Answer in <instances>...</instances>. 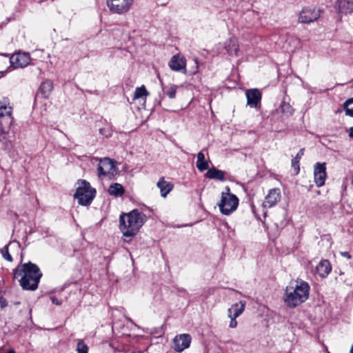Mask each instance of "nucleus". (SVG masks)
<instances>
[{"mask_svg":"<svg viewBox=\"0 0 353 353\" xmlns=\"http://www.w3.org/2000/svg\"><path fill=\"white\" fill-rule=\"evenodd\" d=\"M41 277L39 268L31 262L21 263L13 270V278L18 280L24 290H37Z\"/></svg>","mask_w":353,"mask_h":353,"instance_id":"f257e3e1","label":"nucleus"},{"mask_svg":"<svg viewBox=\"0 0 353 353\" xmlns=\"http://www.w3.org/2000/svg\"><path fill=\"white\" fill-rule=\"evenodd\" d=\"M310 291V287L306 281L297 279L285 288L283 302L288 307H298L308 299Z\"/></svg>","mask_w":353,"mask_h":353,"instance_id":"f03ea898","label":"nucleus"},{"mask_svg":"<svg viewBox=\"0 0 353 353\" xmlns=\"http://www.w3.org/2000/svg\"><path fill=\"white\" fill-rule=\"evenodd\" d=\"M145 221L146 216L138 210L128 213L123 212L119 216V229L125 238L130 239L139 232ZM124 240L129 241L126 239Z\"/></svg>","mask_w":353,"mask_h":353,"instance_id":"7ed1b4c3","label":"nucleus"},{"mask_svg":"<svg viewBox=\"0 0 353 353\" xmlns=\"http://www.w3.org/2000/svg\"><path fill=\"white\" fill-rule=\"evenodd\" d=\"M12 107L6 102H0V141L5 140L13 121Z\"/></svg>","mask_w":353,"mask_h":353,"instance_id":"20e7f679","label":"nucleus"},{"mask_svg":"<svg viewBox=\"0 0 353 353\" xmlns=\"http://www.w3.org/2000/svg\"><path fill=\"white\" fill-rule=\"evenodd\" d=\"M238 205V197L230 192L229 187H226L221 193V200L218 203L220 212L224 215H230L236 210Z\"/></svg>","mask_w":353,"mask_h":353,"instance_id":"39448f33","label":"nucleus"},{"mask_svg":"<svg viewBox=\"0 0 353 353\" xmlns=\"http://www.w3.org/2000/svg\"><path fill=\"white\" fill-rule=\"evenodd\" d=\"M95 193V189L92 188L88 182L85 180H81L79 182V186L77 189L74 196L78 199L79 204L87 205L90 204L94 197Z\"/></svg>","mask_w":353,"mask_h":353,"instance_id":"423d86ee","label":"nucleus"},{"mask_svg":"<svg viewBox=\"0 0 353 353\" xmlns=\"http://www.w3.org/2000/svg\"><path fill=\"white\" fill-rule=\"evenodd\" d=\"M98 176L99 178L112 176L117 171L114 161L110 158H104L99 160L98 165Z\"/></svg>","mask_w":353,"mask_h":353,"instance_id":"0eeeda50","label":"nucleus"},{"mask_svg":"<svg viewBox=\"0 0 353 353\" xmlns=\"http://www.w3.org/2000/svg\"><path fill=\"white\" fill-rule=\"evenodd\" d=\"M133 0H108L109 10L114 14H122L127 12L131 8Z\"/></svg>","mask_w":353,"mask_h":353,"instance_id":"6e6552de","label":"nucleus"},{"mask_svg":"<svg viewBox=\"0 0 353 353\" xmlns=\"http://www.w3.org/2000/svg\"><path fill=\"white\" fill-rule=\"evenodd\" d=\"M320 12L315 8L307 7L303 8L299 14L298 21L301 23H310L317 20Z\"/></svg>","mask_w":353,"mask_h":353,"instance_id":"1a4fd4ad","label":"nucleus"},{"mask_svg":"<svg viewBox=\"0 0 353 353\" xmlns=\"http://www.w3.org/2000/svg\"><path fill=\"white\" fill-rule=\"evenodd\" d=\"M10 63L14 68H23L30 63V57L28 53H16L10 57Z\"/></svg>","mask_w":353,"mask_h":353,"instance_id":"9d476101","label":"nucleus"},{"mask_svg":"<svg viewBox=\"0 0 353 353\" xmlns=\"http://www.w3.org/2000/svg\"><path fill=\"white\" fill-rule=\"evenodd\" d=\"M327 177L325 163H316L314 168V179L316 185L321 187Z\"/></svg>","mask_w":353,"mask_h":353,"instance_id":"9b49d317","label":"nucleus"},{"mask_svg":"<svg viewBox=\"0 0 353 353\" xmlns=\"http://www.w3.org/2000/svg\"><path fill=\"white\" fill-rule=\"evenodd\" d=\"M168 65L173 71L186 73V60L179 54L174 55L169 61Z\"/></svg>","mask_w":353,"mask_h":353,"instance_id":"f8f14e48","label":"nucleus"},{"mask_svg":"<svg viewBox=\"0 0 353 353\" xmlns=\"http://www.w3.org/2000/svg\"><path fill=\"white\" fill-rule=\"evenodd\" d=\"M281 199V191L279 188H273L269 190L268 194L262 203L263 208L274 207Z\"/></svg>","mask_w":353,"mask_h":353,"instance_id":"ddd939ff","label":"nucleus"},{"mask_svg":"<svg viewBox=\"0 0 353 353\" xmlns=\"http://www.w3.org/2000/svg\"><path fill=\"white\" fill-rule=\"evenodd\" d=\"M174 349L176 352H182L189 347L191 343V336L188 334L176 336L173 341Z\"/></svg>","mask_w":353,"mask_h":353,"instance_id":"4468645a","label":"nucleus"},{"mask_svg":"<svg viewBox=\"0 0 353 353\" xmlns=\"http://www.w3.org/2000/svg\"><path fill=\"white\" fill-rule=\"evenodd\" d=\"M247 105L250 108H257L261 100V93L256 89H250L245 93Z\"/></svg>","mask_w":353,"mask_h":353,"instance_id":"2eb2a0df","label":"nucleus"},{"mask_svg":"<svg viewBox=\"0 0 353 353\" xmlns=\"http://www.w3.org/2000/svg\"><path fill=\"white\" fill-rule=\"evenodd\" d=\"M336 8L341 14H350L353 12V0H337Z\"/></svg>","mask_w":353,"mask_h":353,"instance_id":"dca6fc26","label":"nucleus"},{"mask_svg":"<svg viewBox=\"0 0 353 353\" xmlns=\"http://www.w3.org/2000/svg\"><path fill=\"white\" fill-rule=\"evenodd\" d=\"M332 270L330 263L328 260H322L316 266V272L321 277L327 276Z\"/></svg>","mask_w":353,"mask_h":353,"instance_id":"f3484780","label":"nucleus"},{"mask_svg":"<svg viewBox=\"0 0 353 353\" xmlns=\"http://www.w3.org/2000/svg\"><path fill=\"white\" fill-rule=\"evenodd\" d=\"M161 192V195L165 197L173 189V184L166 181L164 177H161L157 184Z\"/></svg>","mask_w":353,"mask_h":353,"instance_id":"a211bd4d","label":"nucleus"},{"mask_svg":"<svg viewBox=\"0 0 353 353\" xmlns=\"http://www.w3.org/2000/svg\"><path fill=\"white\" fill-rule=\"evenodd\" d=\"M245 303L243 301H240L235 303L228 309V317L237 318L245 310Z\"/></svg>","mask_w":353,"mask_h":353,"instance_id":"6ab92c4d","label":"nucleus"},{"mask_svg":"<svg viewBox=\"0 0 353 353\" xmlns=\"http://www.w3.org/2000/svg\"><path fill=\"white\" fill-rule=\"evenodd\" d=\"M225 172L224 171L218 170L215 168L208 169L205 174V176L210 179H216L220 181H224Z\"/></svg>","mask_w":353,"mask_h":353,"instance_id":"aec40b11","label":"nucleus"},{"mask_svg":"<svg viewBox=\"0 0 353 353\" xmlns=\"http://www.w3.org/2000/svg\"><path fill=\"white\" fill-rule=\"evenodd\" d=\"M20 248V244L18 242L13 241L10 242L7 245H6L3 249H1V252L4 259L8 261H12V258L11 254H10V249H17L19 250Z\"/></svg>","mask_w":353,"mask_h":353,"instance_id":"412c9836","label":"nucleus"},{"mask_svg":"<svg viewBox=\"0 0 353 353\" xmlns=\"http://www.w3.org/2000/svg\"><path fill=\"white\" fill-rule=\"evenodd\" d=\"M108 192L110 195L121 196L124 194L125 191L122 185L118 183H114L110 185Z\"/></svg>","mask_w":353,"mask_h":353,"instance_id":"4be33fe9","label":"nucleus"},{"mask_svg":"<svg viewBox=\"0 0 353 353\" xmlns=\"http://www.w3.org/2000/svg\"><path fill=\"white\" fill-rule=\"evenodd\" d=\"M225 50L230 54H237L239 51V46L237 44V41L236 39L231 38L228 41H227L225 46Z\"/></svg>","mask_w":353,"mask_h":353,"instance_id":"5701e85b","label":"nucleus"},{"mask_svg":"<svg viewBox=\"0 0 353 353\" xmlns=\"http://www.w3.org/2000/svg\"><path fill=\"white\" fill-rule=\"evenodd\" d=\"M196 167L200 172H203L209 168L208 162L205 160V155L202 152L197 154Z\"/></svg>","mask_w":353,"mask_h":353,"instance_id":"b1692460","label":"nucleus"},{"mask_svg":"<svg viewBox=\"0 0 353 353\" xmlns=\"http://www.w3.org/2000/svg\"><path fill=\"white\" fill-rule=\"evenodd\" d=\"M149 95L148 91L146 90L145 85H141V87H138L136 88L133 99L137 100L141 99L144 101V102L146 100L147 97Z\"/></svg>","mask_w":353,"mask_h":353,"instance_id":"393cba45","label":"nucleus"},{"mask_svg":"<svg viewBox=\"0 0 353 353\" xmlns=\"http://www.w3.org/2000/svg\"><path fill=\"white\" fill-rule=\"evenodd\" d=\"M53 90V83L50 81H45L40 87L41 94L45 98H48Z\"/></svg>","mask_w":353,"mask_h":353,"instance_id":"a878e982","label":"nucleus"},{"mask_svg":"<svg viewBox=\"0 0 353 353\" xmlns=\"http://www.w3.org/2000/svg\"><path fill=\"white\" fill-rule=\"evenodd\" d=\"M304 154V149H301L298 153L296 154V157L292 159V166L294 168L295 171H296V173L298 174L299 172V163L301 160V159L302 158V157L303 156Z\"/></svg>","mask_w":353,"mask_h":353,"instance_id":"bb28decb","label":"nucleus"},{"mask_svg":"<svg viewBox=\"0 0 353 353\" xmlns=\"http://www.w3.org/2000/svg\"><path fill=\"white\" fill-rule=\"evenodd\" d=\"M178 89V85L174 84H170L166 87L163 88V90L165 92V94L170 99H174L176 97V92Z\"/></svg>","mask_w":353,"mask_h":353,"instance_id":"cd10ccee","label":"nucleus"},{"mask_svg":"<svg viewBox=\"0 0 353 353\" xmlns=\"http://www.w3.org/2000/svg\"><path fill=\"white\" fill-rule=\"evenodd\" d=\"M343 107L345 114L353 117V98L347 100L345 102Z\"/></svg>","mask_w":353,"mask_h":353,"instance_id":"c85d7f7f","label":"nucleus"},{"mask_svg":"<svg viewBox=\"0 0 353 353\" xmlns=\"http://www.w3.org/2000/svg\"><path fill=\"white\" fill-rule=\"evenodd\" d=\"M281 112L288 115L293 114V108L288 103L283 102L281 105Z\"/></svg>","mask_w":353,"mask_h":353,"instance_id":"c756f323","label":"nucleus"},{"mask_svg":"<svg viewBox=\"0 0 353 353\" xmlns=\"http://www.w3.org/2000/svg\"><path fill=\"white\" fill-rule=\"evenodd\" d=\"M88 346L83 342L79 341L77 343V352L78 353H88Z\"/></svg>","mask_w":353,"mask_h":353,"instance_id":"7c9ffc66","label":"nucleus"},{"mask_svg":"<svg viewBox=\"0 0 353 353\" xmlns=\"http://www.w3.org/2000/svg\"><path fill=\"white\" fill-rule=\"evenodd\" d=\"M50 299L51 300V301H52L54 304H55V305H61L62 304V301H60V300H59V299H58L56 296H51L50 297Z\"/></svg>","mask_w":353,"mask_h":353,"instance_id":"2f4dec72","label":"nucleus"},{"mask_svg":"<svg viewBox=\"0 0 353 353\" xmlns=\"http://www.w3.org/2000/svg\"><path fill=\"white\" fill-rule=\"evenodd\" d=\"M229 318L231 320L230 322V327L231 328H235L237 326V321H236V318H234V317H229Z\"/></svg>","mask_w":353,"mask_h":353,"instance_id":"473e14b6","label":"nucleus"},{"mask_svg":"<svg viewBox=\"0 0 353 353\" xmlns=\"http://www.w3.org/2000/svg\"><path fill=\"white\" fill-rule=\"evenodd\" d=\"M348 137L353 140V126L350 127L347 130Z\"/></svg>","mask_w":353,"mask_h":353,"instance_id":"72a5a7b5","label":"nucleus"},{"mask_svg":"<svg viewBox=\"0 0 353 353\" xmlns=\"http://www.w3.org/2000/svg\"><path fill=\"white\" fill-rule=\"evenodd\" d=\"M341 255L343 256V257L348 259H350L352 257L351 255L350 254V253L347 252H341Z\"/></svg>","mask_w":353,"mask_h":353,"instance_id":"f704fd0d","label":"nucleus"},{"mask_svg":"<svg viewBox=\"0 0 353 353\" xmlns=\"http://www.w3.org/2000/svg\"><path fill=\"white\" fill-rule=\"evenodd\" d=\"M7 71H0V79L3 77Z\"/></svg>","mask_w":353,"mask_h":353,"instance_id":"c9c22d12","label":"nucleus"},{"mask_svg":"<svg viewBox=\"0 0 353 353\" xmlns=\"http://www.w3.org/2000/svg\"><path fill=\"white\" fill-rule=\"evenodd\" d=\"M6 353H15V352L14 350H10V351H8Z\"/></svg>","mask_w":353,"mask_h":353,"instance_id":"e433bc0d","label":"nucleus"},{"mask_svg":"<svg viewBox=\"0 0 353 353\" xmlns=\"http://www.w3.org/2000/svg\"><path fill=\"white\" fill-rule=\"evenodd\" d=\"M350 353H353V345H352V347L350 349Z\"/></svg>","mask_w":353,"mask_h":353,"instance_id":"4c0bfd02","label":"nucleus"},{"mask_svg":"<svg viewBox=\"0 0 353 353\" xmlns=\"http://www.w3.org/2000/svg\"><path fill=\"white\" fill-rule=\"evenodd\" d=\"M132 353H143V352H141V351H138V352H132Z\"/></svg>","mask_w":353,"mask_h":353,"instance_id":"58836bf2","label":"nucleus"},{"mask_svg":"<svg viewBox=\"0 0 353 353\" xmlns=\"http://www.w3.org/2000/svg\"><path fill=\"white\" fill-rule=\"evenodd\" d=\"M100 133L103 134V130L102 129L100 130Z\"/></svg>","mask_w":353,"mask_h":353,"instance_id":"ea45409f","label":"nucleus"},{"mask_svg":"<svg viewBox=\"0 0 353 353\" xmlns=\"http://www.w3.org/2000/svg\"><path fill=\"white\" fill-rule=\"evenodd\" d=\"M352 183L353 184V176L352 178Z\"/></svg>","mask_w":353,"mask_h":353,"instance_id":"a19ab883","label":"nucleus"}]
</instances>
